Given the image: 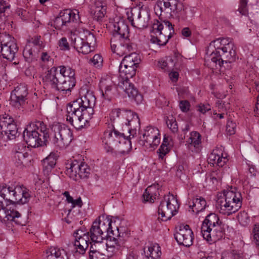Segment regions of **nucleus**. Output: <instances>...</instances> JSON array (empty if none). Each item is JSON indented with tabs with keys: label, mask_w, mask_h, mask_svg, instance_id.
Wrapping results in <instances>:
<instances>
[{
	"label": "nucleus",
	"mask_w": 259,
	"mask_h": 259,
	"mask_svg": "<svg viewBox=\"0 0 259 259\" xmlns=\"http://www.w3.org/2000/svg\"><path fill=\"white\" fill-rule=\"evenodd\" d=\"M58 45L61 50H69L70 49L69 43L66 37L61 38L58 42Z\"/></svg>",
	"instance_id": "obj_58"
},
{
	"label": "nucleus",
	"mask_w": 259,
	"mask_h": 259,
	"mask_svg": "<svg viewBox=\"0 0 259 259\" xmlns=\"http://www.w3.org/2000/svg\"><path fill=\"white\" fill-rule=\"evenodd\" d=\"M237 219L239 224L244 227L247 226L250 222L249 215L245 211H240L238 213Z\"/></svg>",
	"instance_id": "obj_45"
},
{
	"label": "nucleus",
	"mask_w": 259,
	"mask_h": 259,
	"mask_svg": "<svg viewBox=\"0 0 259 259\" xmlns=\"http://www.w3.org/2000/svg\"><path fill=\"white\" fill-rule=\"evenodd\" d=\"M193 233L188 225H182L175 234V238L180 245L186 247L190 246L193 243Z\"/></svg>",
	"instance_id": "obj_18"
},
{
	"label": "nucleus",
	"mask_w": 259,
	"mask_h": 259,
	"mask_svg": "<svg viewBox=\"0 0 259 259\" xmlns=\"http://www.w3.org/2000/svg\"><path fill=\"white\" fill-rule=\"evenodd\" d=\"M152 27L156 36H152L150 41L152 43L156 44L160 46H165L175 32L174 25L169 21L162 22L155 19Z\"/></svg>",
	"instance_id": "obj_9"
},
{
	"label": "nucleus",
	"mask_w": 259,
	"mask_h": 259,
	"mask_svg": "<svg viewBox=\"0 0 259 259\" xmlns=\"http://www.w3.org/2000/svg\"><path fill=\"white\" fill-rule=\"evenodd\" d=\"M90 236L85 235L84 237L75 238L74 246L77 252L80 254H84L85 250L89 247L90 243Z\"/></svg>",
	"instance_id": "obj_32"
},
{
	"label": "nucleus",
	"mask_w": 259,
	"mask_h": 259,
	"mask_svg": "<svg viewBox=\"0 0 259 259\" xmlns=\"http://www.w3.org/2000/svg\"><path fill=\"white\" fill-rule=\"evenodd\" d=\"M99 88L102 97L109 101L112 100L116 95V89L110 78H102L99 82Z\"/></svg>",
	"instance_id": "obj_20"
},
{
	"label": "nucleus",
	"mask_w": 259,
	"mask_h": 259,
	"mask_svg": "<svg viewBox=\"0 0 259 259\" xmlns=\"http://www.w3.org/2000/svg\"><path fill=\"white\" fill-rule=\"evenodd\" d=\"M26 45H30L32 48H35L39 51H40L44 47L40 35H35L31 37Z\"/></svg>",
	"instance_id": "obj_40"
},
{
	"label": "nucleus",
	"mask_w": 259,
	"mask_h": 259,
	"mask_svg": "<svg viewBox=\"0 0 259 259\" xmlns=\"http://www.w3.org/2000/svg\"><path fill=\"white\" fill-rule=\"evenodd\" d=\"M144 252L148 259H158L161 254L160 247L156 243L150 244L147 250L145 248Z\"/></svg>",
	"instance_id": "obj_34"
},
{
	"label": "nucleus",
	"mask_w": 259,
	"mask_h": 259,
	"mask_svg": "<svg viewBox=\"0 0 259 259\" xmlns=\"http://www.w3.org/2000/svg\"><path fill=\"white\" fill-rule=\"evenodd\" d=\"M96 38L94 35L88 30L84 31L81 36L72 37L71 45L79 53L88 54L92 51L91 46L94 45Z\"/></svg>",
	"instance_id": "obj_13"
},
{
	"label": "nucleus",
	"mask_w": 259,
	"mask_h": 259,
	"mask_svg": "<svg viewBox=\"0 0 259 259\" xmlns=\"http://www.w3.org/2000/svg\"><path fill=\"white\" fill-rule=\"evenodd\" d=\"M53 26L56 29H61L64 26L66 25L64 23L61 17L59 15H58L57 17L55 18V20H54Z\"/></svg>",
	"instance_id": "obj_55"
},
{
	"label": "nucleus",
	"mask_w": 259,
	"mask_h": 259,
	"mask_svg": "<svg viewBox=\"0 0 259 259\" xmlns=\"http://www.w3.org/2000/svg\"><path fill=\"white\" fill-rule=\"evenodd\" d=\"M232 194H225V200H221L219 202L220 203V212L227 215H230L233 213L237 211L241 207L242 204V201L239 200L240 197L237 198V202H231V200H233L231 198Z\"/></svg>",
	"instance_id": "obj_19"
},
{
	"label": "nucleus",
	"mask_w": 259,
	"mask_h": 259,
	"mask_svg": "<svg viewBox=\"0 0 259 259\" xmlns=\"http://www.w3.org/2000/svg\"><path fill=\"white\" fill-rule=\"evenodd\" d=\"M16 205H12L11 204H6L3 201L0 200V221H13L17 225H22L19 218L21 214L14 208Z\"/></svg>",
	"instance_id": "obj_15"
},
{
	"label": "nucleus",
	"mask_w": 259,
	"mask_h": 259,
	"mask_svg": "<svg viewBox=\"0 0 259 259\" xmlns=\"http://www.w3.org/2000/svg\"><path fill=\"white\" fill-rule=\"evenodd\" d=\"M90 259H108V257L105 254L98 251H92L91 254L89 255Z\"/></svg>",
	"instance_id": "obj_57"
},
{
	"label": "nucleus",
	"mask_w": 259,
	"mask_h": 259,
	"mask_svg": "<svg viewBox=\"0 0 259 259\" xmlns=\"http://www.w3.org/2000/svg\"><path fill=\"white\" fill-rule=\"evenodd\" d=\"M118 83V87L123 90L128 97H132L137 102H140L142 100V96L139 94L138 90L135 88L134 84L130 81V79H123L119 77Z\"/></svg>",
	"instance_id": "obj_21"
},
{
	"label": "nucleus",
	"mask_w": 259,
	"mask_h": 259,
	"mask_svg": "<svg viewBox=\"0 0 259 259\" xmlns=\"http://www.w3.org/2000/svg\"><path fill=\"white\" fill-rule=\"evenodd\" d=\"M112 221L106 220L102 221L95 220L90 229L89 236L93 242L102 243L107 237H111V235H115L111 226Z\"/></svg>",
	"instance_id": "obj_10"
},
{
	"label": "nucleus",
	"mask_w": 259,
	"mask_h": 259,
	"mask_svg": "<svg viewBox=\"0 0 259 259\" xmlns=\"http://www.w3.org/2000/svg\"><path fill=\"white\" fill-rule=\"evenodd\" d=\"M137 114L131 110L116 108L112 110L110 120L112 124L108 126L104 134L103 143L106 146H117L118 144H126L132 146L131 135L125 136L119 131V123L127 124L132 121Z\"/></svg>",
	"instance_id": "obj_3"
},
{
	"label": "nucleus",
	"mask_w": 259,
	"mask_h": 259,
	"mask_svg": "<svg viewBox=\"0 0 259 259\" xmlns=\"http://www.w3.org/2000/svg\"><path fill=\"white\" fill-rule=\"evenodd\" d=\"M10 7L11 5L7 1H0V22L5 21L7 17L6 12L10 9Z\"/></svg>",
	"instance_id": "obj_43"
},
{
	"label": "nucleus",
	"mask_w": 259,
	"mask_h": 259,
	"mask_svg": "<svg viewBox=\"0 0 259 259\" xmlns=\"http://www.w3.org/2000/svg\"><path fill=\"white\" fill-rule=\"evenodd\" d=\"M94 11V19L97 21H100L106 13V6L102 4H97Z\"/></svg>",
	"instance_id": "obj_39"
},
{
	"label": "nucleus",
	"mask_w": 259,
	"mask_h": 259,
	"mask_svg": "<svg viewBox=\"0 0 259 259\" xmlns=\"http://www.w3.org/2000/svg\"><path fill=\"white\" fill-rule=\"evenodd\" d=\"M1 53L4 58L10 61H12L15 55L18 51V47L14 37L10 35L6 36V40L1 41Z\"/></svg>",
	"instance_id": "obj_16"
},
{
	"label": "nucleus",
	"mask_w": 259,
	"mask_h": 259,
	"mask_svg": "<svg viewBox=\"0 0 259 259\" xmlns=\"http://www.w3.org/2000/svg\"><path fill=\"white\" fill-rule=\"evenodd\" d=\"M137 67L133 66L122 65L120 64L119 67V77L122 79L126 78L130 79L136 74Z\"/></svg>",
	"instance_id": "obj_35"
},
{
	"label": "nucleus",
	"mask_w": 259,
	"mask_h": 259,
	"mask_svg": "<svg viewBox=\"0 0 259 259\" xmlns=\"http://www.w3.org/2000/svg\"><path fill=\"white\" fill-rule=\"evenodd\" d=\"M150 20V14L146 11L139 10L137 18H136L135 27H147Z\"/></svg>",
	"instance_id": "obj_33"
},
{
	"label": "nucleus",
	"mask_w": 259,
	"mask_h": 259,
	"mask_svg": "<svg viewBox=\"0 0 259 259\" xmlns=\"http://www.w3.org/2000/svg\"><path fill=\"white\" fill-rule=\"evenodd\" d=\"M159 185L154 184L148 187L143 194V201L153 203L156 197L159 195Z\"/></svg>",
	"instance_id": "obj_26"
},
{
	"label": "nucleus",
	"mask_w": 259,
	"mask_h": 259,
	"mask_svg": "<svg viewBox=\"0 0 259 259\" xmlns=\"http://www.w3.org/2000/svg\"><path fill=\"white\" fill-rule=\"evenodd\" d=\"M14 122V119L9 115L5 114L0 116V130Z\"/></svg>",
	"instance_id": "obj_46"
},
{
	"label": "nucleus",
	"mask_w": 259,
	"mask_h": 259,
	"mask_svg": "<svg viewBox=\"0 0 259 259\" xmlns=\"http://www.w3.org/2000/svg\"><path fill=\"white\" fill-rule=\"evenodd\" d=\"M96 100L93 92L87 91L81 97L68 105L67 120L75 128H82L94 114V107Z\"/></svg>",
	"instance_id": "obj_2"
},
{
	"label": "nucleus",
	"mask_w": 259,
	"mask_h": 259,
	"mask_svg": "<svg viewBox=\"0 0 259 259\" xmlns=\"http://www.w3.org/2000/svg\"><path fill=\"white\" fill-rule=\"evenodd\" d=\"M181 3L177 0H159L154 7L155 12L162 22L168 21Z\"/></svg>",
	"instance_id": "obj_12"
},
{
	"label": "nucleus",
	"mask_w": 259,
	"mask_h": 259,
	"mask_svg": "<svg viewBox=\"0 0 259 259\" xmlns=\"http://www.w3.org/2000/svg\"><path fill=\"white\" fill-rule=\"evenodd\" d=\"M197 111L205 114L207 111L210 110V106L209 104H200L197 106Z\"/></svg>",
	"instance_id": "obj_62"
},
{
	"label": "nucleus",
	"mask_w": 259,
	"mask_h": 259,
	"mask_svg": "<svg viewBox=\"0 0 259 259\" xmlns=\"http://www.w3.org/2000/svg\"><path fill=\"white\" fill-rule=\"evenodd\" d=\"M176 57H167V71H170L174 69V67L176 66Z\"/></svg>",
	"instance_id": "obj_60"
},
{
	"label": "nucleus",
	"mask_w": 259,
	"mask_h": 259,
	"mask_svg": "<svg viewBox=\"0 0 259 259\" xmlns=\"http://www.w3.org/2000/svg\"><path fill=\"white\" fill-rule=\"evenodd\" d=\"M29 151H30V147H16L14 150V160L16 166L22 168L30 161L28 158Z\"/></svg>",
	"instance_id": "obj_22"
},
{
	"label": "nucleus",
	"mask_w": 259,
	"mask_h": 259,
	"mask_svg": "<svg viewBox=\"0 0 259 259\" xmlns=\"http://www.w3.org/2000/svg\"><path fill=\"white\" fill-rule=\"evenodd\" d=\"M16 96L17 98L21 97L24 99H27L26 97L28 95L27 89L25 86L20 85L17 87L12 93Z\"/></svg>",
	"instance_id": "obj_44"
},
{
	"label": "nucleus",
	"mask_w": 259,
	"mask_h": 259,
	"mask_svg": "<svg viewBox=\"0 0 259 259\" xmlns=\"http://www.w3.org/2000/svg\"><path fill=\"white\" fill-rule=\"evenodd\" d=\"M117 233L118 237L117 238H115L114 236H113L114 238V244L112 245V246L110 247V248H113V251L116 250V251H119L120 252L122 249L124 247L125 241L126 240V238L128 237L129 233L127 230H125V229L124 228H118L117 227Z\"/></svg>",
	"instance_id": "obj_23"
},
{
	"label": "nucleus",
	"mask_w": 259,
	"mask_h": 259,
	"mask_svg": "<svg viewBox=\"0 0 259 259\" xmlns=\"http://www.w3.org/2000/svg\"><path fill=\"white\" fill-rule=\"evenodd\" d=\"M236 124L233 120L229 119L226 124V132L228 135H232L236 132Z\"/></svg>",
	"instance_id": "obj_51"
},
{
	"label": "nucleus",
	"mask_w": 259,
	"mask_h": 259,
	"mask_svg": "<svg viewBox=\"0 0 259 259\" xmlns=\"http://www.w3.org/2000/svg\"><path fill=\"white\" fill-rule=\"evenodd\" d=\"M49 128L43 121L35 120L31 122L23 132V139L27 146H47L64 144L63 134L66 131L61 126L55 127L53 136L49 134Z\"/></svg>",
	"instance_id": "obj_1"
},
{
	"label": "nucleus",
	"mask_w": 259,
	"mask_h": 259,
	"mask_svg": "<svg viewBox=\"0 0 259 259\" xmlns=\"http://www.w3.org/2000/svg\"><path fill=\"white\" fill-rule=\"evenodd\" d=\"M252 234L254 242L257 246H259V223L254 225Z\"/></svg>",
	"instance_id": "obj_54"
},
{
	"label": "nucleus",
	"mask_w": 259,
	"mask_h": 259,
	"mask_svg": "<svg viewBox=\"0 0 259 259\" xmlns=\"http://www.w3.org/2000/svg\"><path fill=\"white\" fill-rule=\"evenodd\" d=\"M179 106L183 112H187L190 109V104L187 100H183L180 102Z\"/></svg>",
	"instance_id": "obj_61"
},
{
	"label": "nucleus",
	"mask_w": 259,
	"mask_h": 259,
	"mask_svg": "<svg viewBox=\"0 0 259 259\" xmlns=\"http://www.w3.org/2000/svg\"><path fill=\"white\" fill-rule=\"evenodd\" d=\"M227 161V154L224 156L222 153L220 155L214 151L209 154L208 157V162L213 166L216 165L222 167Z\"/></svg>",
	"instance_id": "obj_27"
},
{
	"label": "nucleus",
	"mask_w": 259,
	"mask_h": 259,
	"mask_svg": "<svg viewBox=\"0 0 259 259\" xmlns=\"http://www.w3.org/2000/svg\"><path fill=\"white\" fill-rule=\"evenodd\" d=\"M170 151V147H160L157 150L159 158L163 159L164 156Z\"/></svg>",
	"instance_id": "obj_56"
},
{
	"label": "nucleus",
	"mask_w": 259,
	"mask_h": 259,
	"mask_svg": "<svg viewBox=\"0 0 259 259\" xmlns=\"http://www.w3.org/2000/svg\"><path fill=\"white\" fill-rule=\"evenodd\" d=\"M85 235L89 236V232H85L84 231H83L82 229L77 230L76 232H75L74 233V236L75 238H81L82 237H84Z\"/></svg>",
	"instance_id": "obj_64"
},
{
	"label": "nucleus",
	"mask_w": 259,
	"mask_h": 259,
	"mask_svg": "<svg viewBox=\"0 0 259 259\" xmlns=\"http://www.w3.org/2000/svg\"><path fill=\"white\" fill-rule=\"evenodd\" d=\"M26 99L21 97L17 98L16 95L11 94L10 104L18 109L23 108L26 103Z\"/></svg>",
	"instance_id": "obj_41"
},
{
	"label": "nucleus",
	"mask_w": 259,
	"mask_h": 259,
	"mask_svg": "<svg viewBox=\"0 0 259 259\" xmlns=\"http://www.w3.org/2000/svg\"><path fill=\"white\" fill-rule=\"evenodd\" d=\"M221 259H245V258L240 251L233 250L230 252L223 253Z\"/></svg>",
	"instance_id": "obj_42"
},
{
	"label": "nucleus",
	"mask_w": 259,
	"mask_h": 259,
	"mask_svg": "<svg viewBox=\"0 0 259 259\" xmlns=\"http://www.w3.org/2000/svg\"><path fill=\"white\" fill-rule=\"evenodd\" d=\"M91 169L89 165L83 162L74 160L70 167L66 170V174L72 179L77 181L79 179H85L89 177Z\"/></svg>",
	"instance_id": "obj_14"
},
{
	"label": "nucleus",
	"mask_w": 259,
	"mask_h": 259,
	"mask_svg": "<svg viewBox=\"0 0 259 259\" xmlns=\"http://www.w3.org/2000/svg\"><path fill=\"white\" fill-rule=\"evenodd\" d=\"M0 196L6 204L12 205L24 204L29 202L31 195L29 190L23 185L16 183L11 185L3 184L0 186Z\"/></svg>",
	"instance_id": "obj_6"
},
{
	"label": "nucleus",
	"mask_w": 259,
	"mask_h": 259,
	"mask_svg": "<svg viewBox=\"0 0 259 259\" xmlns=\"http://www.w3.org/2000/svg\"><path fill=\"white\" fill-rule=\"evenodd\" d=\"M91 63L96 68H100L102 66L103 58L99 54H95L91 60Z\"/></svg>",
	"instance_id": "obj_53"
},
{
	"label": "nucleus",
	"mask_w": 259,
	"mask_h": 259,
	"mask_svg": "<svg viewBox=\"0 0 259 259\" xmlns=\"http://www.w3.org/2000/svg\"><path fill=\"white\" fill-rule=\"evenodd\" d=\"M126 125L130 126L128 129V133L130 134V135H132V132H134V130H136L137 127H139L140 126V119L138 116H135V118L131 121L128 123L126 124Z\"/></svg>",
	"instance_id": "obj_48"
},
{
	"label": "nucleus",
	"mask_w": 259,
	"mask_h": 259,
	"mask_svg": "<svg viewBox=\"0 0 259 259\" xmlns=\"http://www.w3.org/2000/svg\"><path fill=\"white\" fill-rule=\"evenodd\" d=\"M59 154L57 152H51L49 155L44 158L42 161V172L45 176H48L55 167Z\"/></svg>",
	"instance_id": "obj_24"
},
{
	"label": "nucleus",
	"mask_w": 259,
	"mask_h": 259,
	"mask_svg": "<svg viewBox=\"0 0 259 259\" xmlns=\"http://www.w3.org/2000/svg\"><path fill=\"white\" fill-rule=\"evenodd\" d=\"M139 10L134 9L131 10L130 11H127L126 13V15L127 16V19L130 22H131V24L133 26H136V18L137 17V15L138 13Z\"/></svg>",
	"instance_id": "obj_50"
},
{
	"label": "nucleus",
	"mask_w": 259,
	"mask_h": 259,
	"mask_svg": "<svg viewBox=\"0 0 259 259\" xmlns=\"http://www.w3.org/2000/svg\"><path fill=\"white\" fill-rule=\"evenodd\" d=\"M42 80L44 84L50 87L56 91L70 92L74 86L72 81H69L63 78V76L59 73L58 68L55 67L49 70L43 76Z\"/></svg>",
	"instance_id": "obj_8"
},
{
	"label": "nucleus",
	"mask_w": 259,
	"mask_h": 259,
	"mask_svg": "<svg viewBox=\"0 0 259 259\" xmlns=\"http://www.w3.org/2000/svg\"><path fill=\"white\" fill-rule=\"evenodd\" d=\"M201 232L204 239L211 243L221 239L225 235L224 224L218 214L210 213L203 221Z\"/></svg>",
	"instance_id": "obj_7"
},
{
	"label": "nucleus",
	"mask_w": 259,
	"mask_h": 259,
	"mask_svg": "<svg viewBox=\"0 0 259 259\" xmlns=\"http://www.w3.org/2000/svg\"><path fill=\"white\" fill-rule=\"evenodd\" d=\"M201 135L197 132H192L190 134V139L192 144L199 145L201 143Z\"/></svg>",
	"instance_id": "obj_52"
},
{
	"label": "nucleus",
	"mask_w": 259,
	"mask_h": 259,
	"mask_svg": "<svg viewBox=\"0 0 259 259\" xmlns=\"http://www.w3.org/2000/svg\"><path fill=\"white\" fill-rule=\"evenodd\" d=\"M57 68H59V73L63 76V78L68 81H72L73 85L75 86L76 83L75 70L69 66H60Z\"/></svg>",
	"instance_id": "obj_36"
},
{
	"label": "nucleus",
	"mask_w": 259,
	"mask_h": 259,
	"mask_svg": "<svg viewBox=\"0 0 259 259\" xmlns=\"http://www.w3.org/2000/svg\"><path fill=\"white\" fill-rule=\"evenodd\" d=\"M157 128L151 126H147L140 137L139 144L141 146H158L160 143V137Z\"/></svg>",
	"instance_id": "obj_17"
},
{
	"label": "nucleus",
	"mask_w": 259,
	"mask_h": 259,
	"mask_svg": "<svg viewBox=\"0 0 259 259\" xmlns=\"http://www.w3.org/2000/svg\"><path fill=\"white\" fill-rule=\"evenodd\" d=\"M39 52L30 45H26L23 52V56L26 62L30 63L37 59Z\"/></svg>",
	"instance_id": "obj_31"
},
{
	"label": "nucleus",
	"mask_w": 259,
	"mask_h": 259,
	"mask_svg": "<svg viewBox=\"0 0 259 259\" xmlns=\"http://www.w3.org/2000/svg\"><path fill=\"white\" fill-rule=\"evenodd\" d=\"M179 206L174 195L164 196L158 207V219L163 222L170 220L177 213Z\"/></svg>",
	"instance_id": "obj_11"
},
{
	"label": "nucleus",
	"mask_w": 259,
	"mask_h": 259,
	"mask_svg": "<svg viewBox=\"0 0 259 259\" xmlns=\"http://www.w3.org/2000/svg\"><path fill=\"white\" fill-rule=\"evenodd\" d=\"M128 54H129L125 55V56L120 64H122V65H124L125 66L130 65L137 67L141 61L140 55L136 53L135 51Z\"/></svg>",
	"instance_id": "obj_28"
},
{
	"label": "nucleus",
	"mask_w": 259,
	"mask_h": 259,
	"mask_svg": "<svg viewBox=\"0 0 259 259\" xmlns=\"http://www.w3.org/2000/svg\"><path fill=\"white\" fill-rule=\"evenodd\" d=\"M18 129L15 122L8 125L5 128H3L0 130L3 134V133L7 136L8 139L13 140L16 138L17 134Z\"/></svg>",
	"instance_id": "obj_38"
},
{
	"label": "nucleus",
	"mask_w": 259,
	"mask_h": 259,
	"mask_svg": "<svg viewBox=\"0 0 259 259\" xmlns=\"http://www.w3.org/2000/svg\"><path fill=\"white\" fill-rule=\"evenodd\" d=\"M113 35L111 38V49L113 53L122 56L136 50V45L128 38L129 29L123 21L113 24Z\"/></svg>",
	"instance_id": "obj_5"
},
{
	"label": "nucleus",
	"mask_w": 259,
	"mask_h": 259,
	"mask_svg": "<svg viewBox=\"0 0 259 259\" xmlns=\"http://www.w3.org/2000/svg\"><path fill=\"white\" fill-rule=\"evenodd\" d=\"M206 51L211 61L220 67L223 66L224 63H231L236 60L234 45L229 38H220L212 41Z\"/></svg>",
	"instance_id": "obj_4"
},
{
	"label": "nucleus",
	"mask_w": 259,
	"mask_h": 259,
	"mask_svg": "<svg viewBox=\"0 0 259 259\" xmlns=\"http://www.w3.org/2000/svg\"><path fill=\"white\" fill-rule=\"evenodd\" d=\"M59 15L62 19L66 25L71 22H78L79 20V12L76 9L73 10H64L60 12Z\"/></svg>",
	"instance_id": "obj_25"
},
{
	"label": "nucleus",
	"mask_w": 259,
	"mask_h": 259,
	"mask_svg": "<svg viewBox=\"0 0 259 259\" xmlns=\"http://www.w3.org/2000/svg\"><path fill=\"white\" fill-rule=\"evenodd\" d=\"M226 194H230L231 195V194L232 195V196H231V197H230L231 198L230 199H232L233 200H231V202H237V198H238V197H240L239 198V200L240 201H242V195H241V194L240 192H234L233 191H228L226 193Z\"/></svg>",
	"instance_id": "obj_59"
},
{
	"label": "nucleus",
	"mask_w": 259,
	"mask_h": 259,
	"mask_svg": "<svg viewBox=\"0 0 259 259\" xmlns=\"http://www.w3.org/2000/svg\"><path fill=\"white\" fill-rule=\"evenodd\" d=\"M167 125L169 128L174 133L178 131V125L175 120L172 121L169 120L167 121Z\"/></svg>",
	"instance_id": "obj_63"
},
{
	"label": "nucleus",
	"mask_w": 259,
	"mask_h": 259,
	"mask_svg": "<svg viewBox=\"0 0 259 259\" xmlns=\"http://www.w3.org/2000/svg\"><path fill=\"white\" fill-rule=\"evenodd\" d=\"M132 147H130L126 151L122 150L119 152H117L114 150L112 147H105L106 152L107 153H110L111 155L114 156H122L128 154L132 150Z\"/></svg>",
	"instance_id": "obj_47"
},
{
	"label": "nucleus",
	"mask_w": 259,
	"mask_h": 259,
	"mask_svg": "<svg viewBox=\"0 0 259 259\" xmlns=\"http://www.w3.org/2000/svg\"><path fill=\"white\" fill-rule=\"evenodd\" d=\"M188 12L187 9L184 8L183 4L181 3V4H179L178 6V8L175 12V14H174L172 18H176L179 21H187L189 19L192 20L194 16L193 10H190V13L191 14L190 16L187 15Z\"/></svg>",
	"instance_id": "obj_29"
},
{
	"label": "nucleus",
	"mask_w": 259,
	"mask_h": 259,
	"mask_svg": "<svg viewBox=\"0 0 259 259\" xmlns=\"http://www.w3.org/2000/svg\"><path fill=\"white\" fill-rule=\"evenodd\" d=\"M47 259H68L66 251L56 247H51L47 251Z\"/></svg>",
	"instance_id": "obj_30"
},
{
	"label": "nucleus",
	"mask_w": 259,
	"mask_h": 259,
	"mask_svg": "<svg viewBox=\"0 0 259 259\" xmlns=\"http://www.w3.org/2000/svg\"><path fill=\"white\" fill-rule=\"evenodd\" d=\"M206 206V200L203 197L197 196L192 199V205H190V207H192L193 212L197 213L204 210Z\"/></svg>",
	"instance_id": "obj_37"
},
{
	"label": "nucleus",
	"mask_w": 259,
	"mask_h": 259,
	"mask_svg": "<svg viewBox=\"0 0 259 259\" xmlns=\"http://www.w3.org/2000/svg\"><path fill=\"white\" fill-rule=\"evenodd\" d=\"M248 0H240L238 11L240 14L246 16L248 14V8L247 7Z\"/></svg>",
	"instance_id": "obj_49"
}]
</instances>
